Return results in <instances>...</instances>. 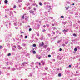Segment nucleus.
I'll return each instance as SVG.
<instances>
[{
  "instance_id": "22",
  "label": "nucleus",
  "mask_w": 80,
  "mask_h": 80,
  "mask_svg": "<svg viewBox=\"0 0 80 80\" xmlns=\"http://www.w3.org/2000/svg\"><path fill=\"white\" fill-rule=\"evenodd\" d=\"M61 18H64V17H63V16H61Z\"/></svg>"
},
{
  "instance_id": "43",
  "label": "nucleus",
  "mask_w": 80,
  "mask_h": 80,
  "mask_svg": "<svg viewBox=\"0 0 80 80\" xmlns=\"http://www.w3.org/2000/svg\"><path fill=\"white\" fill-rule=\"evenodd\" d=\"M72 5H74V3H73Z\"/></svg>"
},
{
  "instance_id": "26",
  "label": "nucleus",
  "mask_w": 80,
  "mask_h": 80,
  "mask_svg": "<svg viewBox=\"0 0 80 80\" xmlns=\"http://www.w3.org/2000/svg\"><path fill=\"white\" fill-rule=\"evenodd\" d=\"M25 38H27V36H26L25 37Z\"/></svg>"
},
{
  "instance_id": "6",
  "label": "nucleus",
  "mask_w": 80,
  "mask_h": 80,
  "mask_svg": "<svg viewBox=\"0 0 80 80\" xmlns=\"http://www.w3.org/2000/svg\"><path fill=\"white\" fill-rule=\"evenodd\" d=\"M5 3L6 4H7V3H8V1L6 0L5 1Z\"/></svg>"
},
{
  "instance_id": "25",
  "label": "nucleus",
  "mask_w": 80,
  "mask_h": 80,
  "mask_svg": "<svg viewBox=\"0 0 80 80\" xmlns=\"http://www.w3.org/2000/svg\"><path fill=\"white\" fill-rule=\"evenodd\" d=\"M48 57H51V55H49Z\"/></svg>"
},
{
  "instance_id": "19",
  "label": "nucleus",
  "mask_w": 80,
  "mask_h": 80,
  "mask_svg": "<svg viewBox=\"0 0 80 80\" xmlns=\"http://www.w3.org/2000/svg\"><path fill=\"white\" fill-rule=\"evenodd\" d=\"M65 44H62V46H63V47H65Z\"/></svg>"
},
{
  "instance_id": "33",
  "label": "nucleus",
  "mask_w": 80,
  "mask_h": 80,
  "mask_svg": "<svg viewBox=\"0 0 80 80\" xmlns=\"http://www.w3.org/2000/svg\"><path fill=\"white\" fill-rule=\"evenodd\" d=\"M43 27H44V28H45L46 26L44 25V26H43Z\"/></svg>"
},
{
  "instance_id": "34",
  "label": "nucleus",
  "mask_w": 80,
  "mask_h": 80,
  "mask_svg": "<svg viewBox=\"0 0 80 80\" xmlns=\"http://www.w3.org/2000/svg\"><path fill=\"white\" fill-rule=\"evenodd\" d=\"M52 26H54V24H52Z\"/></svg>"
},
{
  "instance_id": "44",
  "label": "nucleus",
  "mask_w": 80,
  "mask_h": 80,
  "mask_svg": "<svg viewBox=\"0 0 80 80\" xmlns=\"http://www.w3.org/2000/svg\"><path fill=\"white\" fill-rule=\"evenodd\" d=\"M59 42H60V41L58 42V43H59Z\"/></svg>"
},
{
  "instance_id": "29",
  "label": "nucleus",
  "mask_w": 80,
  "mask_h": 80,
  "mask_svg": "<svg viewBox=\"0 0 80 80\" xmlns=\"http://www.w3.org/2000/svg\"><path fill=\"white\" fill-rule=\"evenodd\" d=\"M48 7H49L50 8H51V6H48Z\"/></svg>"
},
{
  "instance_id": "51",
  "label": "nucleus",
  "mask_w": 80,
  "mask_h": 80,
  "mask_svg": "<svg viewBox=\"0 0 80 80\" xmlns=\"http://www.w3.org/2000/svg\"><path fill=\"white\" fill-rule=\"evenodd\" d=\"M46 70H47V69H46Z\"/></svg>"
},
{
  "instance_id": "37",
  "label": "nucleus",
  "mask_w": 80,
  "mask_h": 80,
  "mask_svg": "<svg viewBox=\"0 0 80 80\" xmlns=\"http://www.w3.org/2000/svg\"><path fill=\"white\" fill-rule=\"evenodd\" d=\"M55 59H53V62H54V61H55Z\"/></svg>"
},
{
  "instance_id": "42",
  "label": "nucleus",
  "mask_w": 80,
  "mask_h": 80,
  "mask_svg": "<svg viewBox=\"0 0 80 80\" xmlns=\"http://www.w3.org/2000/svg\"><path fill=\"white\" fill-rule=\"evenodd\" d=\"M28 27H30V26H28Z\"/></svg>"
},
{
  "instance_id": "40",
  "label": "nucleus",
  "mask_w": 80,
  "mask_h": 80,
  "mask_svg": "<svg viewBox=\"0 0 80 80\" xmlns=\"http://www.w3.org/2000/svg\"><path fill=\"white\" fill-rule=\"evenodd\" d=\"M8 62H7V65H8Z\"/></svg>"
},
{
  "instance_id": "35",
  "label": "nucleus",
  "mask_w": 80,
  "mask_h": 80,
  "mask_svg": "<svg viewBox=\"0 0 80 80\" xmlns=\"http://www.w3.org/2000/svg\"><path fill=\"white\" fill-rule=\"evenodd\" d=\"M44 5H46V2H45V3H44Z\"/></svg>"
},
{
  "instance_id": "53",
  "label": "nucleus",
  "mask_w": 80,
  "mask_h": 80,
  "mask_svg": "<svg viewBox=\"0 0 80 80\" xmlns=\"http://www.w3.org/2000/svg\"><path fill=\"white\" fill-rule=\"evenodd\" d=\"M0 74H1V73H0Z\"/></svg>"
},
{
  "instance_id": "4",
  "label": "nucleus",
  "mask_w": 80,
  "mask_h": 80,
  "mask_svg": "<svg viewBox=\"0 0 80 80\" xmlns=\"http://www.w3.org/2000/svg\"><path fill=\"white\" fill-rule=\"evenodd\" d=\"M43 45H44V44L43 43V42H42V44H40V46L41 47H42V46H43Z\"/></svg>"
},
{
  "instance_id": "1",
  "label": "nucleus",
  "mask_w": 80,
  "mask_h": 80,
  "mask_svg": "<svg viewBox=\"0 0 80 80\" xmlns=\"http://www.w3.org/2000/svg\"><path fill=\"white\" fill-rule=\"evenodd\" d=\"M26 14H25L23 15H22V19H24L25 18V20L28 19V17L26 16Z\"/></svg>"
},
{
  "instance_id": "8",
  "label": "nucleus",
  "mask_w": 80,
  "mask_h": 80,
  "mask_svg": "<svg viewBox=\"0 0 80 80\" xmlns=\"http://www.w3.org/2000/svg\"><path fill=\"white\" fill-rule=\"evenodd\" d=\"M73 36H74V37H77V35H76L75 34H73Z\"/></svg>"
},
{
  "instance_id": "49",
  "label": "nucleus",
  "mask_w": 80,
  "mask_h": 80,
  "mask_svg": "<svg viewBox=\"0 0 80 80\" xmlns=\"http://www.w3.org/2000/svg\"><path fill=\"white\" fill-rule=\"evenodd\" d=\"M59 34H61V33H60V32L59 33Z\"/></svg>"
},
{
  "instance_id": "3",
  "label": "nucleus",
  "mask_w": 80,
  "mask_h": 80,
  "mask_svg": "<svg viewBox=\"0 0 80 80\" xmlns=\"http://www.w3.org/2000/svg\"><path fill=\"white\" fill-rule=\"evenodd\" d=\"M18 49H19V50H21V49H22V47H20V46L18 45Z\"/></svg>"
},
{
  "instance_id": "9",
  "label": "nucleus",
  "mask_w": 80,
  "mask_h": 80,
  "mask_svg": "<svg viewBox=\"0 0 80 80\" xmlns=\"http://www.w3.org/2000/svg\"><path fill=\"white\" fill-rule=\"evenodd\" d=\"M77 48H75V49H74V51H75V52H77Z\"/></svg>"
},
{
  "instance_id": "28",
  "label": "nucleus",
  "mask_w": 80,
  "mask_h": 80,
  "mask_svg": "<svg viewBox=\"0 0 80 80\" xmlns=\"http://www.w3.org/2000/svg\"><path fill=\"white\" fill-rule=\"evenodd\" d=\"M14 8H16V6H14L13 7Z\"/></svg>"
},
{
  "instance_id": "45",
  "label": "nucleus",
  "mask_w": 80,
  "mask_h": 80,
  "mask_svg": "<svg viewBox=\"0 0 80 80\" xmlns=\"http://www.w3.org/2000/svg\"><path fill=\"white\" fill-rule=\"evenodd\" d=\"M23 63H26V64H27V63H26V62H24Z\"/></svg>"
},
{
  "instance_id": "12",
  "label": "nucleus",
  "mask_w": 80,
  "mask_h": 80,
  "mask_svg": "<svg viewBox=\"0 0 80 80\" xmlns=\"http://www.w3.org/2000/svg\"><path fill=\"white\" fill-rule=\"evenodd\" d=\"M39 4V5H40L41 6H42V4L41 2H40Z\"/></svg>"
},
{
  "instance_id": "11",
  "label": "nucleus",
  "mask_w": 80,
  "mask_h": 80,
  "mask_svg": "<svg viewBox=\"0 0 80 80\" xmlns=\"http://www.w3.org/2000/svg\"><path fill=\"white\" fill-rule=\"evenodd\" d=\"M33 53L34 54H35V53H36V52L35 51H33Z\"/></svg>"
},
{
  "instance_id": "48",
  "label": "nucleus",
  "mask_w": 80,
  "mask_h": 80,
  "mask_svg": "<svg viewBox=\"0 0 80 80\" xmlns=\"http://www.w3.org/2000/svg\"><path fill=\"white\" fill-rule=\"evenodd\" d=\"M78 22H79V23H80V21H78Z\"/></svg>"
},
{
  "instance_id": "7",
  "label": "nucleus",
  "mask_w": 80,
  "mask_h": 80,
  "mask_svg": "<svg viewBox=\"0 0 80 80\" xmlns=\"http://www.w3.org/2000/svg\"><path fill=\"white\" fill-rule=\"evenodd\" d=\"M62 32H67V31L64 29L62 30Z\"/></svg>"
},
{
  "instance_id": "17",
  "label": "nucleus",
  "mask_w": 80,
  "mask_h": 80,
  "mask_svg": "<svg viewBox=\"0 0 80 80\" xmlns=\"http://www.w3.org/2000/svg\"><path fill=\"white\" fill-rule=\"evenodd\" d=\"M37 36H38V37H39V36H40V34H39V33H38L37 34Z\"/></svg>"
},
{
  "instance_id": "23",
  "label": "nucleus",
  "mask_w": 80,
  "mask_h": 80,
  "mask_svg": "<svg viewBox=\"0 0 80 80\" xmlns=\"http://www.w3.org/2000/svg\"><path fill=\"white\" fill-rule=\"evenodd\" d=\"M13 47L15 48H17V47L16 46H14Z\"/></svg>"
},
{
  "instance_id": "14",
  "label": "nucleus",
  "mask_w": 80,
  "mask_h": 80,
  "mask_svg": "<svg viewBox=\"0 0 80 80\" xmlns=\"http://www.w3.org/2000/svg\"><path fill=\"white\" fill-rule=\"evenodd\" d=\"M69 8L67 7H65V8H66L67 10Z\"/></svg>"
},
{
  "instance_id": "30",
  "label": "nucleus",
  "mask_w": 80,
  "mask_h": 80,
  "mask_svg": "<svg viewBox=\"0 0 80 80\" xmlns=\"http://www.w3.org/2000/svg\"><path fill=\"white\" fill-rule=\"evenodd\" d=\"M59 51L61 52V51H62V48H60L59 49Z\"/></svg>"
},
{
  "instance_id": "32",
  "label": "nucleus",
  "mask_w": 80,
  "mask_h": 80,
  "mask_svg": "<svg viewBox=\"0 0 80 80\" xmlns=\"http://www.w3.org/2000/svg\"><path fill=\"white\" fill-rule=\"evenodd\" d=\"M34 10H36V8H34Z\"/></svg>"
},
{
  "instance_id": "18",
  "label": "nucleus",
  "mask_w": 80,
  "mask_h": 80,
  "mask_svg": "<svg viewBox=\"0 0 80 80\" xmlns=\"http://www.w3.org/2000/svg\"><path fill=\"white\" fill-rule=\"evenodd\" d=\"M68 42H65V44H68Z\"/></svg>"
},
{
  "instance_id": "16",
  "label": "nucleus",
  "mask_w": 80,
  "mask_h": 80,
  "mask_svg": "<svg viewBox=\"0 0 80 80\" xmlns=\"http://www.w3.org/2000/svg\"><path fill=\"white\" fill-rule=\"evenodd\" d=\"M44 48H47V46L46 45L44 46Z\"/></svg>"
},
{
  "instance_id": "47",
  "label": "nucleus",
  "mask_w": 80,
  "mask_h": 80,
  "mask_svg": "<svg viewBox=\"0 0 80 80\" xmlns=\"http://www.w3.org/2000/svg\"><path fill=\"white\" fill-rule=\"evenodd\" d=\"M32 64H33V62H32Z\"/></svg>"
},
{
  "instance_id": "24",
  "label": "nucleus",
  "mask_w": 80,
  "mask_h": 80,
  "mask_svg": "<svg viewBox=\"0 0 80 80\" xmlns=\"http://www.w3.org/2000/svg\"><path fill=\"white\" fill-rule=\"evenodd\" d=\"M69 67L70 68H71V67H72V65H69Z\"/></svg>"
},
{
  "instance_id": "27",
  "label": "nucleus",
  "mask_w": 80,
  "mask_h": 80,
  "mask_svg": "<svg viewBox=\"0 0 80 80\" xmlns=\"http://www.w3.org/2000/svg\"><path fill=\"white\" fill-rule=\"evenodd\" d=\"M31 30H32V29H31V28H30L29 29V31H31Z\"/></svg>"
},
{
  "instance_id": "10",
  "label": "nucleus",
  "mask_w": 80,
  "mask_h": 80,
  "mask_svg": "<svg viewBox=\"0 0 80 80\" xmlns=\"http://www.w3.org/2000/svg\"><path fill=\"white\" fill-rule=\"evenodd\" d=\"M59 77H61L62 76V75H61V73H59L58 74Z\"/></svg>"
},
{
  "instance_id": "39",
  "label": "nucleus",
  "mask_w": 80,
  "mask_h": 80,
  "mask_svg": "<svg viewBox=\"0 0 80 80\" xmlns=\"http://www.w3.org/2000/svg\"><path fill=\"white\" fill-rule=\"evenodd\" d=\"M76 73H78V72H77V71H76Z\"/></svg>"
},
{
  "instance_id": "20",
  "label": "nucleus",
  "mask_w": 80,
  "mask_h": 80,
  "mask_svg": "<svg viewBox=\"0 0 80 80\" xmlns=\"http://www.w3.org/2000/svg\"><path fill=\"white\" fill-rule=\"evenodd\" d=\"M3 48V47L2 46H0V48Z\"/></svg>"
},
{
  "instance_id": "50",
  "label": "nucleus",
  "mask_w": 80,
  "mask_h": 80,
  "mask_svg": "<svg viewBox=\"0 0 80 80\" xmlns=\"http://www.w3.org/2000/svg\"><path fill=\"white\" fill-rule=\"evenodd\" d=\"M14 25H16V24H14Z\"/></svg>"
},
{
  "instance_id": "41",
  "label": "nucleus",
  "mask_w": 80,
  "mask_h": 80,
  "mask_svg": "<svg viewBox=\"0 0 80 80\" xmlns=\"http://www.w3.org/2000/svg\"><path fill=\"white\" fill-rule=\"evenodd\" d=\"M39 65H41L40 62L39 63Z\"/></svg>"
},
{
  "instance_id": "46",
  "label": "nucleus",
  "mask_w": 80,
  "mask_h": 80,
  "mask_svg": "<svg viewBox=\"0 0 80 80\" xmlns=\"http://www.w3.org/2000/svg\"><path fill=\"white\" fill-rule=\"evenodd\" d=\"M23 33V32H21V33Z\"/></svg>"
},
{
  "instance_id": "21",
  "label": "nucleus",
  "mask_w": 80,
  "mask_h": 80,
  "mask_svg": "<svg viewBox=\"0 0 80 80\" xmlns=\"http://www.w3.org/2000/svg\"><path fill=\"white\" fill-rule=\"evenodd\" d=\"M45 31H46V30H42V32H45Z\"/></svg>"
},
{
  "instance_id": "38",
  "label": "nucleus",
  "mask_w": 80,
  "mask_h": 80,
  "mask_svg": "<svg viewBox=\"0 0 80 80\" xmlns=\"http://www.w3.org/2000/svg\"><path fill=\"white\" fill-rule=\"evenodd\" d=\"M22 45H25V44H22Z\"/></svg>"
},
{
  "instance_id": "5",
  "label": "nucleus",
  "mask_w": 80,
  "mask_h": 80,
  "mask_svg": "<svg viewBox=\"0 0 80 80\" xmlns=\"http://www.w3.org/2000/svg\"><path fill=\"white\" fill-rule=\"evenodd\" d=\"M29 12H30V13H32L34 12V11H29Z\"/></svg>"
},
{
  "instance_id": "36",
  "label": "nucleus",
  "mask_w": 80,
  "mask_h": 80,
  "mask_svg": "<svg viewBox=\"0 0 80 80\" xmlns=\"http://www.w3.org/2000/svg\"><path fill=\"white\" fill-rule=\"evenodd\" d=\"M58 31H56V33H58Z\"/></svg>"
},
{
  "instance_id": "54",
  "label": "nucleus",
  "mask_w": 80,
  "mask_h": 80,
  "mask_svg": "<svg viewBox=\"0 0 80 80\" xmlns=\"http://www.w3.org/2000/svg\"><path fill=\"white\" fill-rule=\"evenodd\" d=\"M70 80H72V79H70Z\"/></svg>"
},
{
  "instance_id": "15",
  "label": "nucleus",
  "mask_w": 80,
  "mask_h": 80,
  "mask_svg": "<svg viewBox=\"0 0 80 80\" xmlns=\"http://www.w3.org/2000/svg\"><path fill=\"white\" fill-rule=\"evenodd\" d=\"M8 56H10L11 55V54L10 53H9L8 54Z\"/></svg>"
},
{
  "instance_id": "13",
  "label": "nucleus",
  "mask_w": 80,
  "mask_h": 80,
  "mask_svg": "<svg viewBox=\"0 0 80 80\" xmlns=\"http://www.w3.org/2000/svg\"><path fill=\"white\" fill-rule=\"evenodd\" d=\"M36 45L35 44H34L33 45V47H36Z\"/></svg>"
},
{
  "instance_id": "2",
  "label": "nucleus",
  "mask_w": 80,
  "mask_h": 80,
  "mask_svg": "<svg viewBox=\"0 0 80 80\" xmlns=\"http://www.w3.org/2000/svg\"><path fill=\"white\" fill-rule=\"evenodd\" d=\"M36 57H37V58H38V59H40L42 58V57H41V56H40V55H37L36 56Z\"/></svg>"
},
{
  "instance_id": "52",
  "label": "nucleus",
  "mask_w": 80,
  "mask_h": 80,
  "mask_svg": "<svg viewBox=\"0 0 80 80\" xmlns=\"http://www.w3.org/2000/svg\"><path fill=\"white\" fill-rule=\"evenodd\" d=\"M36 7H38V6H36Z\"/></svg>"
},
{
  "instance_id": "31",
  "label": "nucleus",
  "mask_w": 80,
  "mask_h": 80,
  "mask_svg": "<svg viewBox=\"0 0 80 80\" xmlns=\"http://www.w3.org/2000/svg\"><path fill=\"white\" fill-rule=\"evenodd\" d=\"M53 34H54V35H55V32H53Z\"/></svg>"
}]
</instances>
